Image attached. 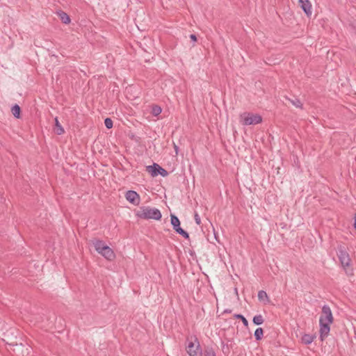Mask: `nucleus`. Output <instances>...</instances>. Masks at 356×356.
I'll return each mask as SVG.
<instances>
[{"instance_id":"1","label":"nucleus","mask_w":356,"mask_h":356,"mask_svg":"<svg viewBox=\"0 0 356 356\" xmlns=\"http://www.w3.org/2000/svg\"><path fill=\"white\" fill-rule=\"evenodd\" d=\"M337 256L346 274L348 276L353 275V268L350 265L351 259L344 247L340 246L338 248Z\"/></svg>"},{"instance_id":"2","label":"nucleus","mask_w":356,"mask_h":356,"mask_svg":"<svg viewBox=\"0 0 356 356\" xmlns=\"http://www.w3.org/2000/svg\"><path fill=\"white\" fill-rule=\"evenodd\" d=\"M95 250L108 261H113L115 258L113 250L103 241L97 239L93 241Z\"/></svg>"},{"instance_id":"3","label":"nucleus","mask_w":356,"mask_h":356,"mask_svg":"<svg viewBox=\"0 0 356 356\" xmlns=\"http://www.w3.org/2000/svg\"><path fill=\"white\" fill-rule=\"evenodd\" d=\"M136 216L141 219L156 220H159L162 217L161 213L158 209L145 206L140 208Z\"/></svg>"},{"instance_id":"4","label":"nucleus","mask_w":356,"mask_h":356,"mask_svg":"<svg viewBox=\"0 0 356 356\" xmlns=\"http://www.w3.org/2000/svg\"><path fill=\"white\" fill-rule=\"evenodd\" d=\"M241 122L243 125H254L262 122V118L259 114H254L250 112H244L241 114Z\"/></svg>"},{"instance_id":"5","label":"nucleus","mask_w":356,"mask_h":356,"mask_svg":"<svg viewBox=\"0 0 356 356\" xmlns=\"http://www.w3.org/2000/svg\"><path fill=\"white\" fill-rule=\"evenodd\" d=\"M193 338V341H190L186 346V352L189 356H202V350L200 347L198 339L196 337Z\"/></svg>"},{"instance_id":"6","label":"nucleus","mask_w":356,"mask_h":356,"mask_svg":"<svg viewBox=\"0 0 356 356\" xmlns=\"http://www.w3.org/2000/svg\"><path fill=\"white\" fill-rule=\"evenodd\" d=\"M171 218V224L172 225L173 229L179 234L182 236L186 239H189L188 233L183 229L180 227V221L179 218L174 214L170 215Z\"/></svg>"},{"instance_id":"7","label":"nucleus","mask_w":356,"mask_h":356,"mask_svg":"<svg viewBox=\"0 0 356 356\" xmlns=\"http://www.w3.org/2000/svg\"><path fill=\"white\" fill-rule=\"evenodd\" d=\"M147 170L149 173H150L152 177H156L160 175L165 177L168 175V172L166 170L155 163L152 165H148L147 167Z\"/></svg>"},{"instance_id":"8","label":"nucleus","mask_w":356,"mask_h":356,"mask_svg":"<svg viewBox=\"0 0 356 356\" xmlns=\"http://www.w3.org/2000/svg\"><path fill=\"white\" fill-rule=\"evenodd\" d=\"M319 320L323 323H332L334 318L330 307L328 305H323L322 307L321 316Z\"/></svg>"},{"instance_id":"9","label":"nucleus","mask_w":356,"mask_h":356,"mask_svg":"<svg viewBox=\"0 0 356 356\" xmlns=\"http://www.w3.org/2000/svg\"><path fill=\"white\" fill-rule=\"evenodd\" d=\"M126 200L131 204L138 206L140 202V197L138 193L134 191H128L125 193Z\"/></svg>"},{"instance_id":"10","label":"nucleus","mask_w":356,"mask_h":356,"mask_svg":"<svg viewBox=\"0 0 356 356\" xmlns=\"http://www.w3.org/2000/svg\"><path fill=\"white\" fill-rule=\"evenodd\" d=\"M320 323V339L324 341L325 339L328 336L330 331V324L328 323H323L322 320H319Z\"/></svg>"},{"instance_id":"11","label":"nucleus","mask_w":356,"mask_h":356,"mask_svg":"<svg viewBox=\"0 0 356 356\" xmlns=\"http://www.w3.org/2000/svg\"><path fill=\"white\" fill-rule=\"evenodd\" d=\"M300 7L302 9L307 16L312 15V4L309 0H299Z\"/></svg>"},{"instance_id":"12","label":"nucleus","mask_w":356,"mask_h":356,"mask_svg":"<svg viewBox=\"0 0 356 356\" xmlns=\"http://www.w3.org/2000/svg\"><path fill=\"white\" fill-rule=\"evenodd\" d=\"M56 13L63 24H68L70 23V16L65 12L59 10Z\"/></svg>"},{"instance_id":"13","label":"nucleus","mask_w":356,"mask_h":356,"mask_svg":"<svg viewBox=\"0 0 356 356\" xmlns=\"http://www.w3.org/2000/svg\"><path fill=\"white\" fill-rule=\"evenodd\" d=\"M258 299L259 301H262L264 304H267L270 302V299L268 296V294L265 291L261 290L258 292Z\"/></svg>"},{"instance_id":"14","label":"nucleus","mask_w":356,"mask_h":356,"mask_svg":"<svg viewBox=\"0 0 356 356\" xmlns=\"http://www.w3.org/2000/svg\"><path fill=\"white\" fill-rule=\"evenodd\" d=\"M54 131L56 133V134H58V135H62L65 132L64 129L60 125V124L57 117L55 118V129H54Z\"/></svg>"},{"instance_id":"15","label":"nucleus","mask_w":356,"mask_h":356,"mask_svg":"<svg viewBox=\"0 0 356 356\" xmlns=\"http://www.w3.org/2000/svg\"><path fill=\"white\" fill-rule=\"evenodd\" d=\"M315 337H316L314 335L305 334L302 337V341L303 343H305L306 345H309L314 341Z\"/></svg>"},{"instance_id":"16","label":"nucleus","mask_w":356,"mask_h":356,"mask_svg":"<svg viewBox=\"0 0 356 356\" xmlns=\"http://www.w3.org/2000/svg\"><path fill=\"white\" fill-rule=\"evenodd\" d=\"M11 112L15 118L17 119L20 118L21 108L18 104H15L12 107Z\"/></svg>"},{"instance_id":"17","label":"nucleus","mask_w":356,"mask_h":356,"mask_svg":"<svg viewBox=\"0 0 356 356\" xmlns=\"http://www.w3.org/2000/svg\"><path fill=\"white\" fill-rule=\"evenodd\" d=\"M203 356H216V353L212 347L207 346L202 351Z\"/></svg>"},{"instance_id":"18","label":"nucleus","mask_w":356,"mask_h":356,"mask_svg":"<svg viewBox=\"0 0 356 356\" xmlns=\"http://www.w3.org/2000/svg\"><path fill=\"white\" fill-rule=\"evenodd\" d=\"M252 322L256 325H260L264 323V319L262 315L258 314L253 317Z\"/></svg>"},{"instance_id":"19","label":"nucleus","mask_w":356,"mask_h":356,"mask_svg":"<svg viewBox=\"0 0 356 356\" xmlns=\"http://www.w3.org/2000/svg\"><path fill=\"white\" fill-rule=\"evenodd\" d=\"M254 338L257 341H260L264 336V330L261 327H258L254 331Z\"/></svg>"},{"instance_id":"20","label":"nucleus","mask_w":356,"mask_h":356,"mask_svg":"<svg viewBox=\"0 0 356 356\" xmlns=\"http://www.w3.org/2000/svg\"><path fill=\"white\" fill-rule=\"evenodd\" d=\"M162 108L158 105H152L151 113L154 116H158L161 114Z\"/></svg>"},{"instance_id":"21","label":"nucleus","mask_w":356,"mask_h":356,"mask_svg":"<svg viewBox=\"0 0 356 356\" xmlns=\"http://www.w3.org/2000/svg\"><path fill=\"white\" fill-rule=\"evenodd\" d=\"M234 317L236 319H242V323L246 327H248V320L242 315V314H234Z\"/></svg>"},{"instance_id":"22","label":"nucleus","mask_w":356,"mask_h":356,"mask_svg":"<svg viewBox=\"0 0 356 356\" xmlns=\"http://www.w3.org/2000/svg\"><path fill=\"white\" fill-rule=\"evenodd\" d=\"M293 105H294L296 108H302V104L299 99L295 98L294 99H289Z\"/></svg>"},{"instance_id":"23","label":"nucleus","mask_w":356,"mask_h":356,"mask_svg":"<svg viewBox=\"0 0 356 356\" xmlns=\"http://www.w3.org/2000/svg\"><path fill=\"white\" fill-rule=\"evenodd\" d=\"M104 125L107 129H111L113 125V120L109 118H106L104 120Z\"/></svg>"},{"instance_id":"24","label":"nucleus","mask_w":356,"mask_h":356,"mask_svg":"<svg viewBox=\"0 0 356 356\" xmlns=\"http://www.w3.org/2000/svg\"><path fill=\"white\" fill-rule=\"evenodd\" d=\"M222 350L225 354L229 353V348L227 345H225L223 342L222 343Z\"/></svg>"},{"instance_id":"25","label":"nucleus","mask_w":356,"mask_h":356,"mask_svg":"<svg viewBox=\"0 0 356 356\" xmlns=\"http://www.w3.org/2000/svg\"><path fill=\"white\" fill-rule=\"evenodd\" d=\"M194 219H195V222L197 224V225H200L201 224V219H200V216L198 215L197 213H195V215H194Z\"/></svg>"},{"instance_id":"26","label":"nucleus","mask_w":356,"mask_h":356,"mask_svg":"<svg viewBox=\"0 0 356 356\" xmlns=\"http://www.w3.org/2000/svg\"><path fill=\"white\" fill-rule=\"evenodd\" d=\"M190 38L192 41L196 42L197 41V36L195 34H191Z\"/></svg>"},{"instance_id":"27","label":"nucleus","mask_w":356,"mask_h":356,"mask_svg":"<svg viewBox=\"0 0 356 356\" xmlns=\"http://www.w3.org/2000/svg\"><path fill=\"white\" fill-rule=\"evenodd\" d=\"M6 343H8V345L12 346H15L17 345V342H10V343H9V342L6 341Z\"/></svg>"},{"instance_id":"28","label":"nucleus","mask_w":356,"mask_h":356,"mask_svg":"<svg viewBox=\"0 0 356 356\" xmlns=\"http://www.w3.org/2000/svg\"><path fill=\"white\" fill-rule=\"evenodd\" d=\"M354 228L356 229V214L355 215L354 218Z\"/></svg>"},{"instance_id":"29","label":"nucleus","mask_w":356,"mask_h":356,"mask_svg":"<svg viewBox=\"0 0 356 356\" xmlns=\"http://www.w3.org/2000/svg\"><path fill=\"white\" fill-rule=\"evenodd\" d=\"M174 147H175V150L176 152V154H177L178 153L179 147L176 145H175Z\"/></svg>"},{"instance_id":"30","label":"nucleus","mask_w":356,"mask_h":356,"mask_svg":"<svg viewBox=\"0 0 356 356\" xmlns=\"http://www.w3.org/2000/svg\"><path fill=\"white\" fill-rule=\"evenodd\" d=\"M231 312V310H229V309H225L224 311V313H230Z\"/></svg>"}]
</instances>
